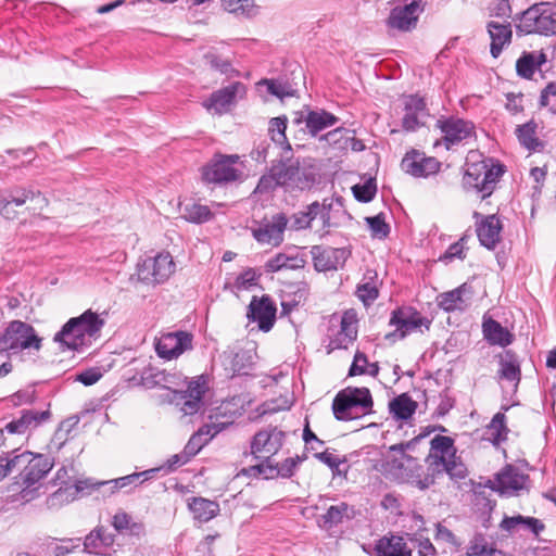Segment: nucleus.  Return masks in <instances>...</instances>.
I'll list each match as a JSON object with an SVG mask.
<instances>
[{"mask_svg":"<svg viewBox=\"0 0 556 556\" xmlns=\"http://www.w3.org/2000/svg\"><path fill=\"white\" fill-rule=\"evenodd\" d=\"M105 320L91 309L85 311L77 317L70 318L58 331L53 341L62 350L79 351L91 343V339L99 337Z\"/></svg>","mask_w":556,"mask_h":556,"instance_id":"obj_1","label":"nucleus"},{"mask_svg":"<svg viewBox=\"0 0 556 556\" xmlns=\"http://www.w3.org/2000/svg\"><path fill=\"white\" fill-rule=\"evenodd\" d=\"M271 172L276 174L280 187L288 192L309 190L317 181L314 166L306 165L305 161L301 166L299 159L293 160L292 152L286 154L283 151L281 157L273 162Z\"/></svg>","mask_w":556,"mask_h":556,"instance_id":"obj_2","label":"nucleus"},{"mask_svg":"<svg viewBox=\"0 0 556 556\" xmlns=\"http://www.w3.org/2000/svg\"><path fill=\"white\" fill-rule=\"evenodd\" d=\"M374 400L366 387H348L332 401L333 416L339 421L354 420L372 413Z\"/></svg>","mask_w":556,"mask_h":556,"instance_id":"obj_3","label":"nucleus"},{"mask_svg":"<svg viewBox=\"0 0 556 556\" xmlns=\"http://www.w3.org/2000/svg\"><path fill=\"white\" fill-rule=\"evenodd\" d=\"M514 21L518 35L539 34L543 36L556 35V4L539 2L516 14Z\"/></svg>","mask_w":556,"mask_h":556,"instance_id":"obj_4","label":"nucleus"},{"mask_svg":"<svg viewBox=\"0 0 556 556\" xmlns=\"http://www.w3.org/2000/svg\"><path fill=\"white\" fill-rule=\"evenodd\" d=\"M42 345V338L39 337L35 328L22 320H12L0 334V353L8 356L20 354L27 351H39Z\"/></svg>","mask_w":556,"mask_h":556,"instance_id":"obj_5","label":"nucleus"},{"mask_svg":"<svg viewBox=\"0 0 556 556\" xmlns=\"http://www.w3.org/2000/svg\"><path fill=\"white\" fill-rule=\"evenodd\" d=\"M27 202L34 203L31 207L42 210L48 205L47 198L39 190L23 186H12L0 191V215L9 220L17 218L16 207H22Z\"/></svg>","mask_w":556,"mask_h":556,"instance_id":"obj_6","label":"nucleus"},{"mask_svg":"<svg viewBox=\"0 0 556 556\" xmlns=\"http://www.w3.org/2000/svg\"><path fill=\"white\" fill-rule=\"evenodd\" d=\"M431 320L422 316L416 308L412 306H401L391 312L389 326L395 329L384 336V340L391 344L405 339L412 332L418 330L422 326L428 330Z\"/></svg>","mask_w":556,"mask_h":556,"instance_id":"obj_7","label":"nucleus"},{"mask_svg":"<svg viewBox=\"0 0 556 556\" xmlns=\"http://www.w3.org/2000/svg\"><path fill=\"white\" fill-rule=\"evenodd\" d=\"M17 458H23V462L17 464V470H21L20 478L24 485L23 497H27L30 489L50 472L54 463L48 455L29 451L17 454Z\"/></svg>","mask_w":556,"mask_h":556,"instance_id":"obj_8","label":"nucleus"},{"mask_svg":"<svg viewBox=\"0 0 556 556\" xmlns=\"http://www.w3.org/2000/svg\"><path fill=\"white\" fill-rule=\"evenodd\" d=\"M435 127L442 134V142L446 150H452L467 139L477 138L475 123L457 116H441Z\"/></svg>","mask_w":556,"mask_h":556,"instance_id":"obj_9","label":"nucleus"},{"mask_svg":"<svg viewBox=\"0 0 556 556\" xmlns=\"http://www.w3.org/2000/svg\"><path fill=\"white\" fill-rule=\"evenodd\" d=\"M239 160L237 154H215L212 161L202 167V180L206 184L223 185L236 181L240 172L233 164Z\"/></svg>","mask_w":556,"mask_h":556,"instance_id":"obj_10","label":"nucleus"},{"mask_svg":"<svg viewBox=\"0 0 556 556\" xmlns=\"http://www.w3.org/2000/svg\"><path fill=\"white\" fill-rule=\"evenodd\" d=\"M424 12L422 0H412L404 5L391 9L386 21L388 28L407 33L416 28L419 15Z\"/></svg>","mask_w":556,"mask_h":556,"instance_id":"obj_11","label":"nucleus"},{"mask_svg":"<svg viewBox=\"0 0 556 556\" xmlns=\"http://www.w3.org/2000/svg\"><path fill=\"white\" fill-rule=\"evenodd\" d=\"M286 432L276 426H267L258 430L252 438L250 447L251 454L258 458L261 454L271 457L283 446Z\"/></svg>","mask_w":556,"mask_h":556,"instance_id":"obj_12","label":"nucleus"},{"mask_svg":"<svg viewBox=\"0 0 556 556\" xmlns=\"http://www.w3.org/2000/svg\"><path fill=\"white\" fill-rule=\"evenodd\" d=\"M193 334L178 330L163 334L155 343V351L161 358L170 361L186 351L192 350Z\"/></svg>","mask_w":556,"mask_h":556,"instance_id":"obj_13","label":"nucleus"},{"mask_svg":"<svg viewBox=\"0 0 556 556\" xmlns=\"http://www.w3.org/2000/svg\"><path fill=\"white\" fill-rule=\"evenodd\" d=\"M276 313V304L269 295H254L248 306L247 317L250 321L257 323L260 330L268 332L275 325Z\"/></svg>","mask_w":556,"mask_h":556,"instance_id":"obj_14","label":"nucleus"},{"mask_svg":"<svg viewBox=\"0 0 556 556\" xmlns=\"http://www.w3.org/2000/svg\"><path fill=\"white\" fill-rule=\"evenodd\" d=\"M311 255L314 268L317 271H329L343 267L346 260L351 256V251L346 248L313 245L311 248Z\"/></svg>","mask_w":556,"mask_h":556,"instance_id":"obj_15","label":"nucleus"},{"mask_svg":"<svg viewBox=\"0 0 556 556\" xmlns=\"http://www.w3.org/2000/svg\"><path fill=\"white\" fill-rule=\"evenodd\" d=\"M219 358L230 378L250 375L255 364V353L244 349L228 348Z\"/></svg>","mask_w":556,"mask_h":556,"instance_id":"obj_16","label":"nucleus"},{"mask_svg":"<svg viewBox=\"0 0 556 556\" xmlns=\"http://www.w3.org/2000/svg\"><path fill=\"white\" fill-rule=\"evenodd\" d=\"M529 476L513 465H506L495 475V481L490 488L502 495H514L527 489Z\"/></svg>","mask_w":556,"mask_h":556,"instance_id":"obj_17","label":"nucleus"},{"mask_svg":"<svg viewBox=\"0 0 556 556\" xmlns=\"http://www.w3.org/2000/svg\"><path fill=\"white\" fill-rule=\"evenodd\" d=\"M402 169L414 177H428L437 174L441 168V163L431 156L417 150H412L405 154L401 162Z\"/></svg>","mask_w":556,"mask_h":556,"instance_id":"obj_18","label":"nucleus"},{"mask_svg":"<svg viewBox=\"0 0 556 556\" xmlns=\"http://www.w3.org/2000/svg\"><path fill=\"white\" fill-rule=\"evenodd\" d=\"M473 218L477 219L476 232L479 242L488 250H494L501 240V231L503 225L495 214L482 216L480 213L475 212Z\"/></svg>","mask_w":556,"mask_h":556,"instance_id":"obj_19","label":"nucleus"},{"mask_svg":"<svg viewBox=\"0 0 556 556\" xmlns=\"http://www.w3.org/2000/svg\"><path fill=\"white\" fill-rule=\"evenodd\" d=\"M472 295V287L464 282L451 291L440 293L437 296V304L446 313L465 312L471 304Z\"/></svg>","mask_w":556,"mask_h":556,"instance_id":"obj_20","label":"nucleus"},{"mask_svg":"<svg viewBox=\"0 0 556 556\" xmlns=\"http://www.w3.org/2000/svg\"><path fill=\"white\" fill-rule=\"evenodd\" d=\"M429 116L426 101L418 94H409L404 100V115L402 127L405 131H416L425 125L424 119Z\"/></svg>","mask_w":556,"mask_h":556,"instance_id":"obj_21","label":"nucleus"},{"mask_svg":"<svg viewBox=\"0 0 556 556\" xmlns=\"http://www.w3.org/2000/svg\"><path fill=\"white\" fill-rule=\"evenodd\" d=\"M199 377L197 380L188 382L186 390L174 391V400L181 406L185 415H193L200 409L202 397L205 393V380Z\"/></svg>","mask_w":556,"mask_h":556,"instance_id":"obj_22","label":"nucleus"},{"mask_svg":"<svg viewBox=\"0 0 556 556\" xmlns=\"http://www.w3.org/2000/svg\"><path fill=\"white\" fill-rule=\"evenodd\" d=\"M288 225V218L283 213L276 214L269 222H263L253 229V237L258 243H273L278 245L283 240V232Z\"/></svg>","mask_w":556,"mask_h":556,"instance_id":"obj_23","label":"nucleus"},{"mask_svg":"<svg viewBox=\"0 0 556 556\" xmlns=\"http://www.w3.org/2000/svg\"><path fill=\"white\" fill-rule=\"evenodd\" d=\"M50 418L51 412L49 408L41 412L36 409H23L18 418L5 425L4 430L11 434H24L29 430L37 429L39 426L50 420Z\"/></svg>","mask_w":556,"mask_h":556,"instance_id":"obj_24","label":"nucleus"},{"mask_svg":"<svg viewBox=\"0 0 556 556\" xmlns=\"http://www.w3.org/2000/svg\"><path fill=\"white\" fill-rule=\"evenodd\" d=\"M486 31L491 39L490 53L492 58L497 59L502 52L511 43V23L508 21H489L486 23Z\"/></svg>","mask_w":556,"mask_h":556,"instance_id":"obj_25","label":"nucleus"},{"mask_svg":"<svg viewBox=\"0 0 556 556\" xmlns=\"http://www.w3.org/2000/svg\"><path fill=\"white\" fill-rule=\"evenodd\" d=\"M111 525L118 536L127 538L130 544H135L146 535V526L141 521H135L134 518L124 510L117 511L112 517Z\"/></svg>","mask_w":556,"mask_h":556,"instance_id":"obj_26","label":"nucleus"},{"mask_svg":"<svg viewBox=\"0 0 556 556\" xmlns=\"http://www.w3.org/2000/svg\"><path fill=\"white\" fill-rule=\"evenodd\" d=\"M372 556H413V549L403 535L388 533L376 540Z\"/></svg>","mask_w":556,"mask_h":556,"instance_id":"obj_27","label":"nucleus"},{"mask_svg":"<svg viewBox=\"0 0 556 556\" xmlns=\"http://www.w3.org/2000/svg\"><path fill=\"white\" fill-rule=\"evenodd\" d=\"M244 92V85L240 81H235L224 88L214 91L204 102V105L208 110L213 109L216 113L222 114L230 104L235 102L237 94Z\"/></svg>","mask_w":556,"mask_h":556,"instance_id":"obj_28","label":"nucleus"},{"mask_svg":"<svg viewBox=\"0 0 556 556\" xmlns=\"http://www.w3.org/2000/svg\"><path fill=\"white\" fill-rule=\"evenodd\" d=\"M162 468H152L140 472H134L124 477L108 480L109 491H104L103 496H110L118 490L129 488L126 493L130 492L134 488L141 485L143 482L149 481L155 477Z\"/></svg>","mask_w":556,"mask_h":556,"instance_id":"obj_29","label":"nucleus"},{"mask_svg":"<svg viewBox=\"0 0 556 556\" xmlns=\"http://www.w3.org/2000/svg\"><path fill=\"white\" fill-rule=\"evenodd\" d=\"M485 168L483 169V178L479 185V194L481 200L491 197L496 189L497 182L506 173V166L491 157L484 159Z\"/></svg>","mask_w":556,"mask_h":556,"instance_id":"obj_30","label":"nucleus"},{"mask_svg":"<svg viewBox=\"0 0 556 556\" xmlns=\"http://www.w3.org/2000/svg\"><path fill=\"white\" fill-rule=\"evenodd\" d=\"M482 332L484 339L491 345L506 348L511 344L515 339V336L507 328L503 327L501 323L493 318H483Z\"/></svg>","mask_w":556,"mask_h":556,"instance_id":"obj_31","label":"nucleus"},{"mask_svg":"<svg viewBox=\"0 0 556 556\" xmlns=\"http://www.w3.org/2000/svg\"><path fill=\"white\" fill-rule=\"evenodd\" d=\"M188 507L194 520L201 523L208 522L220 511V506L216 501H211L201 496L191 497L188 502Z\"/></svg>","mask_w":556,"mask_h":556,"instance_id":"obj_32","label":"nucleus"},{"mask_svg":"<svg viewBox=\"0 0 556 556\" xmlns=\"http://www.w3.org/2000/svg\"><path fill=\"white\" fill-rule=\"evenodd\" d=\"M339 117L326 110H311L305 117V126L312 137H316L326 128L334 126Z\"/></svg>","mask_w":556,"mask_h":556,"instance_id":"obj_33","label":"nucleus"},{"mask_svg":"<svg viewBox=\"0 0 556 556\" xmlns=\"http://www.w3.org/2000/svg\"><path fill=\"white\" fill-rule=\"evenodd\" d=\"M181 217L192 224H204L214 217L207 205L200 204L192 199L179 203Z\"/></svg>","mask_w":556,"mask_h":556,"instance_id":"obj_34","label":"nucleus"},{"mask_svg":"<svg viewBox=\"0 0 556 556\" xmlns=\"http://www.w3.org/2000/svg\"><path fill=\"white\" fill-rule=\"evenodd\" d=\"M356 314L351 309L346 311L341 318V331L338 337L331 340L330 345L332 349L346 348L348 343L352 342L357 337L356 329Z\"/></svg>","mask_w":556,"mask_h":556,"instance_id":"obj_35","label":"nucleus"},{"mask_svg":"<svg viewBox=\"0 0 556 556\" xmlns=\"http://www.w3.org/2000/svg\"><path fill=\"white\" fill-rule=\"evenodd\" d=\"M498 375L501 379L514 381L516 386L519 383L521 369L518 356L514 351L505 350L504 354L500 357Z\"/></svg>","mask_w":556,"mask_h":556,"instance_id":"obj_36","label":"nucleus"},{"mask_svg":"<svg viewBox=\"0 0 556 556\" xmlns=\"http://www.w3.org/2000/svg\"><path fill=\"white\" fill-rule=\"evenodd\" d=\"M148 265L152 266V275L156 283H163L175 271V263L169 253H159L154 257H148Z\"/></svg>","mask_w":556,"mask_h":556,"instance_id":"obj_37","label":"nucleus"},{"mask_svg":"<svg viewBox=\"0 0 556 556\" xmlns=\"http://www.w3.org/2000/svg\"><path fill=\"white\" fill-rule=\"evenodd\" d=\"M416 408L417 403L407 393H402L389 402V410L396 420H408Z\"/></svg>","mask_w":556,"mask_h":556,"instance_id":"obj_38","label":"nucleus"},{"mask_svg":"<svg viewBox=\"0 0 556 556\" xmlns=\"http://www.w3.org/2000/svg\"><path fill=\"white\" fill-rule=\"evenodd\" d=\"M536 123L529 121L519 125L516 129V136L520 144L529 151H538L543 148V142L536 137Z\"/></svg>","mask_w":556,"mask_h":556,"instance_id":"obj_39","label":"nucleus"},{"mask_svg":"<svg viewBox=\"0 0 556 556\" xmlns=\"http://www.w3.org/2000/svg\"><path fill=\"white\" fill-rule=\"evenodd\" d=\"M304 265L305 261L298 255L290 256L285 253H278L265 263V269L267 273H276L282 269L303 268Z\"/></svg>","mask_w":556,"mask_h":556,"instance_id":"obj_40","label":"nucleus"},{"mask_svg":"<svg viewBox=\"0 0 556 556\" xmlns=\"http://www.w3.org/2000/svg\"><path fill=\"white\" fill-rule=\"evenodd\" d=\"M212 430L213 427L205 425L194 432L184 447L186 455L190 458L194 457L216 434L217 431L212 433Z\"/></svg>","mask_w":556,"mask_h":556,"instance_id":"obj_41","label":"nucleus"},{"mask_svg":"<svg viewBox=\"0 0 556 556\" xmlns=\"http://www.w3.org/2000/svg\"><path fill=\"white\" fill-rule=\"evenodd\" d=\"M287 123L288 119L286 116L273 117L269 122L268 130L271 141L281 146L282 152L286 151V154H289L292 152V147L286 136Z\"/></svg>","mask_w":556,"mask_h":556,"instance_id":"obj_42","label":"nucleus"},{"mask_svg":"<svg viewBox=\"0 0 556 556\" xmlns=\"http://www.w3.org/2000/svg\"><path fill=\"white\" fill-rule=\"evenodd\" d=\"M485 168L484 160L466 164L463 176V188L466 191L475 190L479 194V185L483 178V169Z\"/></svg>","mask_w":556,"mask_h":556,"instance_id":"obj_43","label":"nucleus"},{"mask_svg":"<svg viewBox=\"0 0 556 556\" xmlns=\"http://www.w3.org/2000/svg\"><path fill=\"white\" fill-rule=\"evenodd\" d=\"M430 445L431 448L428 459L433 458L438 460V457L446 458V456L450 458L456 453L454 440L451 437L438 434L431 440Z\"/></svg>","mask_w":556,"mask_h":556,"instance_id":"obj_44","label":"nucleus"},{"mask_svg":"<svg viewBox=\"0 0 556 556\" xmlns=\"http://www.w3.org/2000/svg\"><path fill=\"white\" fill-rule=\"evenodd\" d=\"M353 130H350L345 127L339 126L327 134H324L319 137V141H325L329 146L333 147L338 150H348L349 149V137Z\"/></svg>","mask_w":556,"mask_h":556,"instance_id":"obj_45","label":"nucleus"},{"mask_svg":"<svg viewBox=\"0 0 556 556\" xmlns=\"http://www.w3.org/2000/svg\"><path fill=\"white\" fill-rule=\"evenodd\" d=\"M352 510L346 503L330 506L327 511L321 516L323 527L331 529L343 521V518H350L349 511Z\"/></svg>","mask_w":556,"mask_h":556,"instance_id":"obj_46","label":"nucleus"},{"mask_svg":"<svg viewBox=\"0 0 556 556\" xmlns=\"http://www.w3.org/2000/svg\"><path fill=\"white\" fill-rule=\"evenodd\" d=\"M370 235L374 239L383 240L389 237L391 232L390 225L386 222L384 213H379L375 216L365 217Z\"/></svg>","mask_w":556,"mask_h":556,"instance_id":"obj_47","label":"nucleus"},{"mask_svg":"<svg viewBox=\"0 0 556 556\" xmlns=\"http://www.w3.org/2000/svg\"><path fill=\"white\" fill-rule=\"evenodd\" d=\"M427 528H418L414 533H405L407 540L418 546V556H435L438 554L435 546L429 538L424 536Z\"/></svg>","mask_w":556,"mask_h":556,"instance_id":"obj_48","label":"nucleus"},{"mask_svg":"<svg viewBox=\"0 0 556 556\" xmlns=\"http://www.w3.org/2000/svg\"><path fill=\"white\" fill-rule=\"evenodd\" d=\"M223 8L229 13L251 17L256 14V5L253 0H220Z\"/></svg>","mask_w":556,"mask_h":556,"instance_id":"obj_49","label":"nucleus"},{"mask_svg":"<svg viewBox=\"0 0 556 556\" xmlns=\"http://www.w3.org/2000/svg\"><path fill=\"white\" fill-rule=\"evenodd\" d=\"M352 193L358 202H370L377 193L376 178L369 177L365 182L354 185L352 187Z\"/></svg>","mask_w":556,"mask_h":556,"instance_id":"obj_50","label":"nucleus"},{"mask_svg":"<svg viewBox=\"0 0 556 556\" xmlns=\"http://www.w3.org/2000/svg\"><path fill=\"white\" fill-rule=\"evenodd\" d=\"M432 465H442L444 470L451 478L464 479L467 475V469L463 463L456 462V456L450 458L438 457V460H433Z\"/></svg>","mask_w":556,"mask_h":556,"instance_id":"obj_51","label":"nucleus"},{"mask_svg":"<svg viewBox=\"0 0 556 556\" xmlns=\"http://www.w3.org/2000/svg\"><path fill=\"white\" fill-rule=\"evenodd\" d=\"M78 498L76 492H73L72 484L60 485L59 489L48 497L49 507L62 506Z\"/></svg>","mask_w":556,"mask_h":556,"instance_id":"obj_52","label":"nucleus"},{"mask_svg":"<svg viewBox=\"0 0 556 556\" xmlns=\"http://www.w3.org/2000/svg\"><path fill=\"white\" fill-rule=\"evenodd\" d=\"M73 486V492H76L77 496H85L91 494L96 490L102 489V494L104 491H109L108 489V480L106 481H93L92 479L77 480L75 481Z\"/></svg>","mask_w":556,"mask_h":556,"instance_id":"obj_53","label":"nucleus"},{"mask_svg":"<svg viewBox=\"0 0 556 556\" xmlns=\"http://www.w3.org/2000/svg\"><path fill=\"white\" fill-rule=\"evenodd\" d=\"M538 68L534 65L533 52H522L516 62L517 75L525 79H531Z\"/></svg>","mask_w":556,"mask_h":556,"instance_id":"obj_54","label":"nucleus"},{"mask_svg":"<svg viewBox=\"0 0 556 556\" xmlns=\"http://www.w3.org/2000/svg\"><path fill=\"white\" fill-rule=\"evenodd\" d=\"M204 60L213 70L222 74L230 75L236 72L228 59H224L215 52L205 53Z\"/></svg>","mask_w":556,"mask_h":556,"instance_id":"obj_55","label":"nucleus"},{"mask_svg":"<svg viewBox=\"0 0 556 556\" xmlns=\"http://www.w3.org/2000/svg\"><path fill=\"white\" fill-rule=\"evenodd\" d=\"M262 84L267 86V91L279 98L283 99L286 97H292L294 93V89L292 86L286 81L277 80V79H264Z\"/></svg>","mask_w":556,"mask_h":556,"instance_id":"obj_56","label":"nucleus"},{"mask_svg":"<svg viewBox=\"0 0 556 556\" xmlns=\"http://www.w3.org/2000/svg\"><path fill=\"white\" fill-rule=\"evenodd\" d=\"M101 528L96 527L84 539V552L88 554H101L103 546L101 543Z\"/></svg>","mask_w":556,"mask_h":556,"instance_id":"obj_57","label":"nucleus"},{"mask_svg":"<svg viewBox=\"0 0 556 556\" xmlns=\"http://www.w3.org/2000/svg\"><path fill=\"white\" fill-rule=\"evenodd\" d=\"M280 187L276 174L269 168L268 174L263 175L254 189V193L265 194L273 192L276 188Z\"/></svg>","mask_w":556,"mask_h":556,"instance_id":"obj_58","label":"nucleus"},{"mask_svg":"<svg viewBox=\"0 0 556 556\" xmlns=\"http://www.w3.org/2000/svg\"><path fill=\"white\" fill-rule=\"evenodd\" d=\"M260 277L261 274H257L254 268H247L236 278L235 286L239 290H247L256 286Z\"/></svg>","mask_w":556,"mask_h":556,"instance_id":"obj_59","label":"nucleus"},{"mask_svg":"<svg viewBox=\"0 0 556 556\" xmlns=\"http://www.w3.org/2000/svg\"><path fill=\"white\" fill-rule=\"evenodd\" d=\"M485 535L482 532H476L466 549L467 556H481L488 547Z\"/></svg>","mask_w":556,"mask_h":556,"instance_id":"obj_60","label":"nucleus"},{"mask_svg":"<svg viewBox=\"0 0 556 556\" xmlns=\"http://www.w3.org/2000/svg\"><path fill=\"white\" fill-rule=\"evenodd\" d=\"M506 416L503 413H496L491 421V428H493L496 433L493 439L494 444H498L501 441L506 440V435L508 433V428L506 427Z\"/></svg>","mask_w":556,"mask_h":556,"instance_id":"obj_61","label":"nucleus"},{"mask_svg":"<svg viewBox=\"0 0 556 556\" xmlns=\"http://www.w3.org/2000/svg\"><path fill=\"white\" fill-rule=\"evenodd\" d=\"M16 451L9 452L7 458L0 460V481L8 477L13 470H17V464L23 462V458H17Z\"/></svg>","mask_w":556,"mask_h":556,"instance_id":"obj_62","label":"nucleus"},{"mask_svg":"<svg viewBox=\"0 0 556 556\" xmlns=\"http://www.w3.org/2000/svg\"><path fill=\"white\" fill-rule=\"evenodd\" d=\"M434 540L446 542L455 547L460 546V542L457 540L456 535L441 522L435 523Z\"/></svg>","mask_w":556,"mask_h":556,"instance_id":"obj_63","label":"nucleus"},{"mask_svg":"<svg viewBox=\"0 0 556 556\" xmlns=\"http://www.w3.org/2000/svg\"><path fill=\"white\" fill-rule=\"evenodd\" d=\"M367 356L362 352H356L349 369V376L353 377L358 375H365L367 370Z\"/></svg>","mask_w":556,"mask_h":556,"instance_id":"obj_64","label":"nucleus"}]
</instances>
